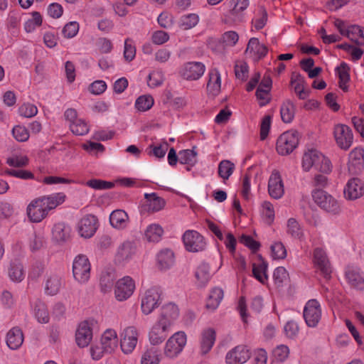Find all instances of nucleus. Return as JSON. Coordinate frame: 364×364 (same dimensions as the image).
<instances>
[{
  "mask_svg": "<svg viewBox=\"0 0 364 364\" xmlns=\"http://www.w3.org/2000/svg\"><path fill=\"white\" fill-rule=\"evenodd\" d=\"M346 36L357 46L364 45L363 31L359 26L352 25L346 29Z\"/></svg>",
  "mask_w": 364,
  "mask_h": 364,
  "instance_id": "nucleus-38",
  "label": "nucleus"
},
{
  "mask_svg": "<svg viewBox=\"0 0 364 364\" xmlns=\"http://www.w3.org/2000/svg\"><path fill=\"white\" fill-rule=\"evenodd\" d=\"M159 351L156 348L148 349L141 357V364H159L160 361Z\"/></svg>",
  "mask_w": 364,
  "mask_h": 364,
  "instance_id": "nucleus-49",
  "label": "nucleus"
},
{
  "mask_svg": "<svg viewBox=\"0 0 364 364\" xmlns=\"http://www.w3.org/2000/svg\"><path fill=\"white\" fill-rule=\"evenodd\" d=\"M215 341V331L213 328L205 330L202 333L200 350L202 354H206L212 348Z\"/></svg>",
  "mask_w": 364,
  "mask_h": 364,
  "instance_id": "nucleus-35",
  "label": "nucleus"
},
{
  "mask_svg": "<svg viewBox=\"0 0 364 364\" xmlns=\"http://www.w3.org/2000/svg\"><path fill=\"white\" fill-rule=\"evenodd\" d=\"M168 328V326L164 328V325H160L159 323L157 322L153 326L149 334L151 343L153 345L161 343L167 337L166 331Z\"/></svg>",
  "mask_w": 364,
  "mask_h": 364,
  "instance_id": "nucleus-32",
  "label": "nucleus"
},
{
  "mask_svg": "<svg viewBox=\"0 0 364 364\" xmlns=\"http://www.w3.org/2000/svg\"><path fill=\"white\" fill-rule=\"evenodd\" d=\"M223 290L218 287L213 288L209 294L206 302V308L214 311L216 309L223 298Z\"/></svg>",
  "mask_w": 364,
  "mask_h": 364,
  "instance_id": "nucleus-37",
  "label": "nucleus"
},
{
  "mask_svg": "<svg viewBox=\"0 0 364 364\" xmlns=\"http://www.w3.org/2000/svg\"><path fill=\"white\" fill-rule=\"evenodd\" d=\"M92 338V330L87 321L79 324L75 333V341L80 348L87 347Z\"/></svg>",
  "mask_w": 364,
  "mask_h": 364,
  "instance_id": "nucleus-22",
  "label": "nucleus"
},
{
  "mask_svg": "<svg viewBox=\"0 0 364 364\" xmlns=\"http://www.w3.org/2000/svg\"><path fill=\"white\" fill-rule=\"evenodd\" d=\"M154 105V99L151 95H141L135 102V107L140 112H145Z\"/></svg>",
  "mask_w": 364,
  "mask_h": 364,
  "instance_id": "nucleus-51",
  "label": "nucleus"
},
{
  "mask_svg": "<svg viewBox=\"0 0 364 364\" xmlns=\"http://www.w3.org/2000/svg\"><path fill=\"white\" fill-rule=\"evenodd\" d=\"M301 164L305 171H309L311 168L323 173H328L331 171L330 160L316 149H311L305 152Z\"/></svg>",
  "mask_w": 364,
  "mask_h": 364,
  "instance_id": "nucleus-1",
  "label": "nucleus"
},
{
  "mask_svg": "<svg viewBox=\"0 0 364 364\" xmlns=\"http://www.w3.org/2000/svg\"><path fill=\"white\" fill-rule=\"evenodd\" d=\"M32 18L27 20L24 24V29L27 33L33 31L36 27L41 26L43 18L41 14L38 11L31 13Z\"/></svg>",
  "mask_w": 364,
  "mask_h": 364,
  "instance_id": "nucleus-47",
  "label": "nucleus"
},
{
  "mask_svg": "<svg viewBox=\"0 0 364 364\" xmlns=\"http://www.w3.org/2000/svg\"><path fill=\"white\" fill-rule=\"evenodd\" d=\"M268 192L269 196L279 199L284 193V184L279 172L277 170L272 171L268 182Z\"/></svg>",
  "mask_w": 364,
  "mask_h": 364,
  "instance_id": "nucleus-20",
  "label": "nucleus"
},
{
  "mask_svg": "<svg viewBox=\"0 0 364 364\" xmlns=\"http://www.w3.org/2000/svg\"><path fill=\"white\" fill-rule=\"evenodd\" d=\"M136 55V48L132 44V41L130 38H127L124 41V59L130 62Z\"/></svg>",
  "mask_w": 364,
  "mask_h": 364,
  "instance_id": "nucleus-59",
  "label": "nucleus"
},
{
  "mask_svg": "<svg viewBox=\"0 0 364 364\" xmlns=\"http://www.w3.org/2000/svg\"><path fill=\"white\" fill-rule=\"evenodd\" d=\"M62 287V277L56 272H50L46 275L45 292L48 295H55Z\"/></svg>",
  "mask_w": 364,
  "mask_h": 364,
  "instance_id": "nucleus-24",
  "label": "nucleus"
},
{
  "mask_svg": "<svg viewBox=\"0 0 364 364\" xmlns=\"http://www.w3.org/2000/svg\"><path fill=\"white\" fill-rule=\"evenodd\" d=\"M268 264L267 263L262 260L259 264H253L252 268V274L254 277L259 281L261 283L264 284L266 280H267V270Z\"/></svg>",
  "mask_w": 364,
  "mask_h": 364,
  "instance_id": "nucleus-46",
  "label": "nucleus"
},
{
  "mask_svg": "<svg viewBox=\"0 0 364 364\" xmlns=\"http://www.w3.org/2000/svg\"><path fill=\"white\" fill-rule=\"evenodd\" d=\"M345 279L351 287L364 289V274L358 267L348 265L345 269Z\"/></svg>",
  "mask_w": 364,
  "mask_h": 364,
  "instance_id": "nucleus-12",
  "label": "nucleus"
},
{
  "mask_svg": "<svg viewBox=\"0 0 364 364\" xmlns=\"http://www.w3.org/2000/svg\"><path fill=\"white\" fill-rule=\"evenodd\" d=\"M179 310L176 305L173 303H168L162 306L161 314L157 322L160 325L168 326H171L173 322L178 317Z\"/></svg>",
  "mask_w": 364,
  "mask_h": 364,
  "instance_id": "nucleus-19",
  "label": "nucleus"
},
{
  "mask_svg": "<svg viewBox=\"0 0 364 364\" xmlns=\"http://www.w3.org/2000/svg\"><path fill=\"white\" fill-rule=\"evenodd\" d=\"M239 40V36L237 32L233 31H229L225 32L220 38V42L225 46H234Z\"/></svg>",
  "mask_w": 364,
  "mask_h": 364,
  "instance_id": "nucleus-53",
  "label": "nucleus"
},
{
  "mask_svg": "<svg viewBox=\"0 0 364 364\" xmlns=\"http://www.w3.org/2000/svg\"><path fill=\"white\" fill-rule=\"evenodd\" d=\"M71 132L78 136H82L88 133L89 127L87 124L82 119H78L70 124Z\"/></svg>",
  "mask_w": 364,
  "mask_h": 364,
  "instance_id": "nucleus-48",
  "label": "nucleus"
},
{
  "mask_svg": "<svg viewBox=\"0 0 364 364\" xmlns=\"http://www.w3.org/2000/svg\"><path fill=\"white\" fill-rule=\"evenodd\" d=\"M135 252L133 244L129 241L124 242L117 249L115 262L122 263L129 260Z\"/></svg>",
  "mask_w": 364,
  "mask_h": 364,
  "instance_id": "nucleus-26",
  "label": "nucleus"
},
{
  "mask_svg": "<svg viewBox=\"0 0 364 364\" xmlns=\"http://www.w3.org/2000/svg\"><path fill=\"white\" fill-rule=\"evenodd\" d=\"M364 168V149L356 147L349 154L348 169L350 174L358 175Z\"/></svg>",
  "mask_w": 364,
  "mask_h": 364,
  "instance_id": "nucleus-11",
  "label": "nucleus"
},
{
  "mask_svg": "<svg viewBox=\"0 0 364 364\" xmlns=\"http://www.w3.org/2000/svg\"><path fill=\"white\" fill-rule=\"evenodd\" d=\"M35 316L38 322L46 323L49 321V314L46 304L38 301L34 307Z\"/></svg>",
  "mask_w": 364,
  "mask_h": 364,
  "instance_id": "nucleus-45",
  "label": "nucleus"
},
{
  "mask_svg": "<svg viewBox=\"0 0 364 364\" xmlns=\"http://www.w3.org/2000/svg\"><path fill=\"white\" fill-rule=\"evenodd\" d=\"M267 52V47L264 44L260 43L259 39L257 38H251L249 40L245 50V53H250L255 61H258L264 58Z\"/></svg>",
  "mask_w": 364,
  "mask_h": 364,
  "instance_id": "nucleus-23",
  "label": "nucleus"
},
{
  "mask_svg": "<svg viewBox=\"0 0 364 364\" xmlns=\"http://www.w3.org/2000/svg\"><path fill=\"white\" fill-rule=\"evenodd\" d=\"M334 136L337 144L342 149H348L353 143V134L347 125L337 124L334 128Z\"/></svg>",
  "mask_w": 364,
  "mask_h": 364,
  "instance_id": "nucleus-14",
  "label": "nucleus"
},
{
  "mask_svg": "<svg viewBox=\"0 0 364 364\" xmlns=\"http://www.w3.org/2000/svg\"><path fill=\"white\" fill-rule=\"evenodd\" d=\"M145 205L148 211L158 212L162 210L166 204L164 199L158 196L155 193H145Z\"/></svg>",
  "mask_w": 364,
  "mask_h": 364,
  "instance_id": "nucleus-31",
  "label": "nucleus"
},
{
  "mask_svg": "<svg viewBox=\"0 0 364 364\" xmlns=\"http://www.w3.org/2000/svg\"><path fill=\"white\" fill-rule=\"evenodd\" d=\"M195 277L197 279L198 287L203 288L210 279V267L207 263H201L197 268Z\"/></svg>",
  "mask_w": 364,
  "mask_h": 364,
  "instance_id": "nucleus-34",
  "label": "nucleus"
},
{
  "mask_svg": "<svg viewBox=\"0 0 364 364\" xmlns=\"http://www.w3.org/2000/svg\"><path fill=\"white\" fill-rule=\"evenodd\" d=\"M250 358L246 346L239 345L230 350L225 357L228 364H243Z\"/></svg>",
  "mask_w": 364,
  "mask_h": 364,
  "instance_id": "nucleus-18",
  "label": "nucleus"
},
{
  "mask_svg": "<svg viewBox=\"0 0 364 364\" xmlns=\"http://www.w3.org/2000/svg\"><path fill=\"white\" fill-rule=\"evenodd\" d=\"M79 31V24L76 21H71L65 24L63 28L65 38H70L75 36Z\"/></svg>",
  "mask_w": 364,
  "mask_h": 364,
  "instance_id": "nucleus-63",
  "label": "nucleus"
},
{
  "mask_svg": "<svg viewBox=\"0 0 364 364\" xmlns=\"http://www.w3.org/2000/svg\"><path fill=\"white\" fill-rule=\"evenodd\" d=\"M288 273L284 267H279L276 268L273 274L275 284L277 287L282 286L283 283L288 279Z\"/></svg>",
  "mask_w": 364,
  "mask_h": 364,
  "instance_id": "nucleus-57",
  "label": "nucleus"
},
{
  "mask_svg": "<svg viewBox=\"0 0 364 364\" xmlns=\"http://www.w3.org/2000/svg\"><path fill=\"white\" fill-rule=\"evenodd\" d=\"M179 162L181 164L194 165L197 161V152L193 149H185L178 152Z\"/></svg>",
  "mask_w": 364,
  "mask_h": 364,
  "instance_id": "nucleus-44",
  "label": "nucleus"
},
{
  "mask_svg": "<svg viewBox=\"0 0 364 364\" xmlns=\"http://www.w3.org/2000/svg\"><path fill=\"white\" fill-rule=\"evenodd\" d=\"M73 273L77 282L85 283L88 281L90 276V263L85 255H80L75 258Z\"/></svg>",
  "mask_w": 364,
  "mask_h": 364,
  "instance_id": "nucleus-6",
  "label": "nucleus"
},
{
  "mask_svg": "<svg viewBox=\"0 0 364 364\" xmlns=\"http://www.w3.org/2000/svg\"><path fill=\"white\" fill-rule=\"evenodd\" d=\"M315 264L323 277L328 280L331 277L332 268L326 252L321 248H316L314 253Z\"/></svg>",
  "mask_w": 364,
  "mask_h": 364,
  "instance_id": "nucleus-15",
  "label": "nucleus"
},
{
  "mask_svg": "<svg viewBox=\"0 0 364 364\" xmlns=\"http://www.w3.org/2000/svg\"><path fill=\"white\" fill-rule=\"evenodd\" d=\"M183 241L186 249L193 252L203 251L206 245L204 237L195 230L186 231L183 235Z\"/></svg>",
  "mask_w": 364,
  "mask_h": 364,
  "instance_id": "nucleus-9",
  "label": "nucleus"
},
{
  "mask_svg": "<svg viewBox=\"0 0 364 364\" xmlns=\"http://www.w3.org/2000/svg\"><path fill=\"white\" fill-rule=\"evenodd\" d=\"M117 335L114 330H107L102 336L101 345L105 353H112L117 348Z\"/></svg>",
  "mask_w": 364,
  "mask_h": 364,
  "instance_id": "nucleus-28",
  "label": "nucleus"
},
{
  "mask_svg": "<svg viewBox=\"0 0 364 364\" xmlns=\"http://www.w3.org/2000/svg\"><path fill=\"white\" fill-rule=\"evenodd\" d=\"M221 77L219 70L217 68H213L208 73V81L207 83V91L208 94L213 96L218 95L220 92Z\"/></svg>",
  "mask_w": 364,
  "mask_h": 364,
  "instance_id": "nucleus-25",
  "label": "nucleus"
},
{
  "mask_svg": "<svg viewBox=\"0 0 364 364\" xmlns=\"http://www.w3.org/2000/svg\"><path fill=\"white\" fill-rule=\"evenodd\" d=\"M18 112L22 117L31 118L37 114L38 109L33 104L24 103L18 108Z\"/></svg>",
  "mask_w": 364,
  "mask_h": 364,
  "instance_id": "nucleus-55",
  "label": "nucleus"
},
{
  "mask_svg": "<svg viewBox=\"0 0 364 364\" xmlns=\"http://www.w3.org/2000/svg\"><path fill=\"white\" fill-rule=\"evenodd\" d=\"M299 133L287 131L282 134L277 141L276 149L279 154L285 156L291 154L299 144Z\"/></svg>",
  "mask_w": 364,
  "mask_h": 364,
  "instance_id": "nucleus-4",
  "label": "nucleus"
},
{
  "mask_svg": "<svg viewBox=\"0 0 364 364\" xmlns=\"http://www.w3.org/2000/svg\"><path fill=\"white\" fill-rule=\"evenodd\" d=\"M97 223L98 220L94 215H86L78 223L79 235L84 238L92 237L97 229Z\"/></svg>",
  "mask_w": 364,
  "mask_h": 364,
  "instance_id": "nucleus-13",
  "label": "nucleus"
},
{
  "mask_svg": "<svg viewBox=\"0 0 364 364\" xmlns=\"http://www.w3.org/2000/svg\"><path fill=\"white\" fill-rule=\"evenodd\" d=\"M280 114L284 123L291 122L295 114V106L292 102L290 100L284 102L281 107Z\"/></svg>",
  "mask_w": 364,
  "mask_h": 364,
  "instance_id": "nucleus-40",
  "label": "nucleus"
},
{
  "mask_svg": "<svg viewBox=\"0 0 364 364\" xmlns=\"http://www.w3.org/2000/svg\"><path fill=\"white\" fill-rule=\"evenodd\" d=\"M163 232L164 230L159 225L151 224L145 231V237L149 242H159Z\"/></svg>",
  "mask_w": 364,
  "mask_h": 364,
  "instance_id": "nucleus-42",
  "label": "nucleus"
},
{
  "mask_svg": "<svg viewBox=\"0 0 364 364\" xmlns=\"http://www.w3.org/2000/svg\"><path fill=\"white\" fill-rule=\"evenodd\" d=\"M159 267L161 269H167L174 263L173 252L168 249L161 250L157 255Z\"/></svg>",
  "mask_w": 364,
  "mask_h": 364,
  "instance_id": "nucleus-36",
  "label": "nucleus"
},
{
  "mask_svg": "<svg viewBox=\"0 0 364 364\" xmlns=\"http://www.w3.org/2000/svg\"><path fill=\"white\" fill-rule=\"evenodd\" d=\"M65 198V195L63 193H58L53 195L43 196L39 198L41 203H44L47 213L50 210L55 208L58 205L62 204Z\"/></svg>",
  "mask_w": 364,
  "mask_h": 364,
  "instance_id": "nucleus-33",
  "label": "nucleus"
},
{
  "mask_svg": "<svg viewBox=\"0 0 364 364\" xmlns=\"http://www.w3.org/2000/svg\"><path fill=\"white\" fill-rule=\"evenodd\" d=\"M274 358L279 362L284 361L289 354V349L285 345H279L272 352Z\"/></svg>",
  "mask_w": 364,
  "mask_h": 364,
  "instance_id": "nucleus-60",
  "label": "nucleus"
},
{
  "mask_svg": "<svg viewBox=\"0 0 364 364\" xmlns=\"http://www.w3.org/2000/svg\"><path fill=\"white\" fill-rule=\"evenodd\" d=\"M287 232L293 237L300 238L302 232L298 222L294 218H289L287 222Z\"/></svg>",
  "mask_w": 364,
  "mask_h": 364,
  "instance_id": "nucleus-58",
  "label": "nucleus"
},
{
  "mask_svg": "<svg viewBox=\"0 0 364 364\" xmlns=\"http://www.w3.org/2000/svg\"><path fill=\"white\" fill-rule=\"evenodd\" d=\"M12 134L18 141H26L29 138V132L25 127L15 126L12 129Z\"/></svg>",
  "mask_w": 364,
  "mask_h": 364,
  "instance_id": "nucleus-62",
  "label": "nucleus"
},
{
  "mask_svg": "<svg viewBox=\"0 0 364 364\" xmlns=\"http://www.w3.org/2000/svg\"><path fill=\"white\" fill-rule=\"evenodd\" d=\"M114 277L112 274L106 272L103 273L100 277V285L102 291H107L109 290L113 286L114 282Z\"/></svg>",
  "mask_w": 364,
  "mask_h": 364,
  "instance_id": "nucleus-64",
  "label": "nucleus"
},
{
  "mask_svg": "<svg viewBox=\"0 0 364 364\" xmlns=\"http://www.w3.org/2000/svg\"><path fill=\"white\" fill-rule=\"evenodd\" d=\"M312 196L314 202L325 211L333 215L341 212L339 202L327 192L317 189L313 192Z\"/></svg>",
  "mask_w": 364,
  "mask_h": 364,
  "instance_id": "nucleus-2",
  "label": "nucleus"
},
{
  "mask_svg": "<svg viewBox=\"0 0 364 364\" xmlns=\"http://www.w3.org/2000/svg\"><path fill=\"white\" fill-rule=\"evenodd\" d=\"M205 70V65L200 62H188L184 64L181 75L187 80H196L203 75Z\"/></svg>",
  "mask_w": 364,
  "mask_h": 364,
  "instance_id": "nucleus-16",
  "label": "nucleus"
},
{
  "mask_svg": "<svg viewBox=\"0 0 364 364\" xmlns=\"http://www.w3.org/2000/svg\"><path fill=\"white\" fill-rule=\"evenodd\" d=\"M139 332L134 326H128L121 333L120 347L124 354L133 352L138 342Z\"/></svg>",
  "mask_w": 364,
  "mask_h": 364,
  "instance_id": "nucleus-7",
  "label": "nucleus"
},
{
  "mask_svg": "<svg viewBox=\"0 0 364 364\" xmlns=\"http://www.w3.org/2000/svg\"><path fill=\"white\" fill-rule=\"evenodd\" d=\"M9 276L14 282H21L24 278V269L23 264L18 261L12 262L9 269Z\"/></svg>",
  "mask_w": 364,
  "mask_h": 364,
  "instance_id": "nucleus-39",
  "label": "nucleus"
},
{
  "mask_svg": "<svg viewBox=\"0 0 364 364\" xmlns=\"http://www.w3.org/2000/svg\"><path fill=\"white\" fill-rule=\"evenodd\" d=\"M304 318L309 327L317 326L321 318V309L317 300L311 299L306 304L304 309Z\"/></svg>",
  "mask_w": 364,
  "mask_h": 364,
  "instance_id": "nucleus-8",
  "label": "nucleus"
},
{
  "mask_svg": "<svg viewBox=\"0 0 364 364\" xmlns=\"http://www.w3.org/2000/svg\"><path fill=\"white\" fill-rule=\"evenodd\" d=\"M235 170V164L230 160H223L218 164V175L224 181L228 180Z\"/></svg>",
  "mask_w": 364,
  "mask_h": 364,
  "instance_id": "nucleus-43",
  "label": "nucleus"
},
{
  "mask_svg": "<svg viewBox=\"0 0 364 364\" xmlns=\"http://www.w3.org/2000/svg\"><path fill=\"white\" fill-rule=\"evenodd\" d=\"M186 344V335L183 331L175 333L167 341L164 348V355L169 358H176Z\"/></svg>",
  "mask_w": 364,
  "mask_h": 364,
  "instance_id": "nucleus-5",
  "label": "nucleus"
},
{
  "mask_svg": "<svg viewBox=\"0 0 364 364\" xmlns=\"http://www.w3.org/2000/svg\"><path fill=\"white\" fill-rule=\"evenodd\" d=\"M336 69L339 77V87L343 91L347 92L348 90L347 83L350 80L349 67L343 62Z\"/></svg>",
  "mask_w": 364,
  "mask_h": 364,
  "instance_id": "nucleus-41",
  "label": "nucleus"
},
{
  "mask_svg": "<svg viewBox=\"0 0 364 364\" xmlns=\"http://www.w3.org/2000/svg\"><path fill=\"white\" fill-rule=\"evenodd\" d=\"M39 198L33 200L27 207V215L33 223H39L46 217L48 213Z\"/></svg>",
  "mask_w": 364,
  "mask_h": 364,
  "instance_id": "nucleus-21",
  "label": "nucleus"
},
{
  "mask_svg": "<svg viewBox=\"0 0 364 364\" xmlns=\"http://www.w3.org/2000/svg\"><path fill=\"white\" fill-rule=\"evenodd\" d=\"M111 225L117 229H124L129 223V216L123 210H115L109 215Z\"/></svg>",
  "mask_w": 364,
  "mask_h": 364,
  "instance_id": "nucleus-30",
  "label": "nucleus"
},
{
  "mask_svg": "<svg viewBox=\"0 0 364 364\" xmlns=\"http://www.w3.org/2000/svg\"><path fill=\"white\" fill-rule=\"evenodd\" d=\"M344 197L347 200H356L364 195V183L358 178L350 179L343 190Z\"/></svg>",
  "mask_w": 364,
  "mask_h": 364,
  "instance_id": "nucleus-17",
  "label": "nucleus"
},
{
  "mask_svg": "<svg viewBox=\"0 0 364 364\" xmlns=\"http://www.w3.org/2000/svg\"><path fill=\"white\" fill-rule=\"evenodd\" d=\"M70 235V228L64 223L55 224L52 230L53 240L58 243L65 242Z\"/></svg>",
  "mask_w": 364,
  "mask_h": 364,
  "instance_id": "nucleus-29",
  "label": "nucleus"
},
{
  "mask_svg": "<svg viewBox=\"0 0 364 364\" xmlns=\"http://www.w3.org/2000/svg\"><path fill=\"white\" fill-rule=\"evenodd\" d=\"M163 81L164 75L161 71H153L148 76V85L151 87H156L161 85Z\"/></svg>",
  "mask_w": 364,
  "mask_h": 364,
  "instance_id": "nucleus-61",
  "label": "nucleus"
},
{
  "mask_svg": "<svg viewBox=\"0 0 364 364\" xmlns=\"http://www.w3.org/2000/svg\"><path fill=\"white\" fill-rule=\"evenodd\" d=\"M23 342V334L18 327L12 328L6 336V344L12 350H16Z\"/></svg>",
  "mask_w": 364,
  "mask_h": 364,
  "instance_id": "nucleus-27",
  "label": "nucleus"
},
{
  "mask_svg": "<svg viewBox=\"0 0 364 364\" xmlns=\"http://www.w3.org/2000/svg\"><path fill=\"white\" fill-rule=\"evenodd\" d=\"M272 256L275 259H284L287 256V250L281 242L274 243L271 246Z\"/></svg>",
  "mask_w": 364,
  "mask_h": 364,
  "instance_id": "nucleus-56",
  "label": "nucleus"
},
{
  "mask_svg": "<svg viewBox=\"0 0 364 364\" xmlns=\"http://www.w3.org/2000/svg\"><path fill=\"white\" fill-rule=\"evenodd\" d=\"M249 5L248 0H231L230 11V14L232 16L237 15L240 12L245 10Z\"/></svg>",
  "mask_w": 364,
  "mask_h": 364,
  "instance_id": "nucleus-54",
  "label": "nucleus"
},
{
  "mask_svg": "<svg viewBox=\"0 0 364 364\" xmlns=\"http://www.w3.org/2000/svg\"><path fill=\"white\" fill-rule=\"evenodd\" d=\"M162 290L159 287L148 289L141 296V309L145 315L150 314L161 303Z\"/></svg>",
  "mask_w": 364,
  "mask_h": 364,
  "instance_id": "nucleus-3",
  "label": "nucleus"
},
{
  "mask_svg": "<svg viewBox=\"0 0 364 364\" xmlns=\"http://www.w3.org/2000/svg\"><path fill=\"white\" fill-rule=\"evenodd\" d=\"M199 21V17L196 14H189L181 16L180 19L179 26L184 29L188 30L195 27Z\"/></svg>",
  "mask_w": 364,
  "mask_h": 364,
  "instance_id": "nucleus-50",
  "label": "nucleus"
},
{
  "mask_svg": "<svg viewBox=\"0 0 364 364\" xmlns=\"http://www.w3.org/2000/svg\"><path fill=\"white\" fill-rule=\"evenodd\" d=\"M135 289L134 280L129 277H124L118 280L115 285L114 294L116 299L122 301L130 297Z\"/></svg>",
  "mask_w": 364,
  "mask_h": 364,
  "instance_id": "nucleus-10",
  "label": "nucleus"
},
{
  "mask_svg": "<svg viewBox=\"0 0 364 364\" xmlns=\"http://www.w3.org/2000/svg\"><path fill=\"white\" fill-rule=\"evenodd\" d=\"M86 185L95 190H107L114 186L112 182L103 181L101 179H91L86 182Z\"/></svg>",
  "mask_w": 364,
  "mask_h": 364,
  "instance_id": "nucleus-52",
  "label": "nucleus"
}]
</instances>
